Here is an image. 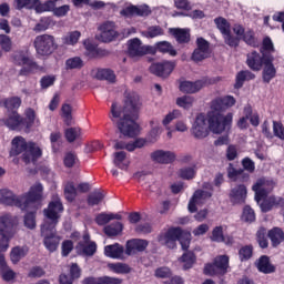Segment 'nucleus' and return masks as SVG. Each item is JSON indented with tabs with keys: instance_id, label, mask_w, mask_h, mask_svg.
Here are the masks:
<instances>
[{
	"instance_id": "f257e3e1",
	"label": "nucleus",
	"mask_w": 284,
	"mask_h": 284,
	"mask_svg": "<svg viewBox=\"0 0 284 284\" xmlns=\"http://www.w3.org/2000/svg\"><path fill=\"white\" fill-rule=\"evenodd\" d=\"M236 105V99L232 95H225L214 99L211 102V110L206 116L205 113H199L191 128V134L194 139L203 140L210 136V131L213 134H222L225 130H230L232 125L233 114L223 115L221 112L230 110ZM209 123V126H207Z\"/></svg>"
},
{
	"instance_id": "f03ea898",
	"label": "nucleus",
	"mask_w": 284,
	"mask_h": 284,
	"mask_svg": "<svg viewBox=\"0 0 284 284\" xmlns=\"http://www.w3.org/2000/svg\"><path fill=\"white\" fill-rule=\"evenodd\" d=\"M141 105L139 94L130 92L125 94L124 106L119 109L116 102L111 105V121L115 123L118 130L123 136L134 139L139 134V106Z\"/></svg>"
},
{
	"instance_id": "7ed1b4c3",
	"label": "nucleus",
	"mask_w": 284,
	"mask_h": 284,
	"mask_svg": "<svg viewBox=\"0 0 284 284\" xmlns=\"http://www.w3.org/2000/svg\"><path fill=\"white\" fill-rule=\"evenodd\" d=\"M43 199V184L36 183L28 193L22 196H17L8 189L0 190V203L2 205H10L11 207H20V210L28 212L30 207H34V203H39Z\"/></svg>"
},
{
	"instance_id": "20e7f679",
	"label": "nucleus",
	"mask_w": 284,
	"mask_h": 284,
	"mask_svg": "<svg viewBox=\"0 0 284 284\" xmlns=\"http://www.w3.org/2000/svg\"><path fill=\"white\" fill-rule=\"evenodd\" d=\"M11 156H19L22 154V161L26 165L30 163L37 164V161L43 156V151L37 143L27 142L23 136L18 135L12 140Z\"/></svg>"
},
{
	"instance_id": "39448f33",
	"label": "nucleus",
	"mask_w": 284,
	"mask_h": 284,
	"mask_svg": "<svg viewBox=\"0 0 284 284\" xmlns=\"http://www.w3.org/2000/svg\"><path fill=\"white\" fill-rule=\"evenodd\" d=\"M43 212L47 221L41 225V235H57V225H59V219H61V213L63 212L61 199L58 197L51 201Z\"/></svg>"
},
{
	"instance_id": "423d86ee",
	"label": "nucleus",
	"mask_w": 284,
	"mask_h": 284,
	"mask_svg": "<svg viewBox=\"0 0 284 284\" xmlns=\"http://www.w3.org/2000/svg\"><path fill=\"white\" fill-rule=\"evenodd\" d=\"M33 47L39 57H50V54H54L55 50H59L57 38L48 33L37 36L33 41Z\"/></svg>"
},
{
	"instance_id": "0eeeda50",
	"label": "nucleus",
	"mask_w": 284,
	"mask_h": 284,
	"mask_svg": "<svg viewBox=\"0 0 284 284\" xmlns=\"http://www.w3.org/2000/svg\"><path fill=\"white\" fill-rule=\"evenodd\" d=\"M205 276H225L230 272V256L217 255L212 263L204 265Z\"/></svg>"
},
{
	"instance_id": "6e6552de",
	"label": "nucleus",
	"mask_w": 284,
	"mask_h": 284,
	"mask_svg": "<svg viewBox=\"0 0 284 284\" xmlns=\"http://www.w3.org/2000/svg\"><path fill=\"white\" fill-rule=\"evenodd\" d=\"M219 81H221V78L219 77H204L200 80H196L195 82L183 81L180 83V91L184 92L185 94H196V92H200V90H203V88H207V85H214V83H219Z\"/></svg>"
},
{
	"instance_id": "1a4fd4ad",
	"label": "nucleus",
	"mask_w": 284,
	"mask_h": 284,
	"mask_svg": "<svg viewBox=\"0 0 284 284\" xmlns=\"http://www.w3.org/2000/svg\"><path fill=\"white\" fill-rule=\"evenodd\" d=\"M274 187H276V182H274V180L265 176L257 179L252 186L253 192H255L256 203H261V201L267 199Z\"/></svg>"
},
{
	"instance_id": "9d476101",
	"label": "nucleus",
	"mask_w": 284,
	"mask_h": 284,
	"mask_svg": "<svg viewBox=\"0 0 284 284\" xmlns=\"http://www.w3.org/2000/svg\"><path fill=\"white\" fill-rule=\"evenodd\" d=\"M214 23L223 36L224 43L230 48H239L240 39L232 34L231 24L227 22V19L217 17L214 19Z\"/></svg>"
},
{
	"instance_id": "9b49d317",
	"label": "nucleus",
	"mask_w": 284,
	"mask_h": 284,
	"mask_svg": "<svg viewBox=\"0 0 284 284\" xmlns=\"http://www.w3.org/2000/svg\"><path fill=\"white\" fill-rule=\"evenodd\" d=\"M233 32L236 34L235 38L240 39L239 45L241 44L242 40L251 48H258V38H256L254 29H247L245 31V27H243V24H234Z\"/></svg>"
},
{
	"instance_id": "f8f14e48",
	"label": "nucleus",
	"mask_w": 284,
	"mask_h": 284,
	"mask_svg": "<svg viewBox=\"0 0 284 284\" xmlns=\"http://www.w3.org/2000/svg\"><path fill=\"white\" fill-rule=\"evenodd\" d=\"M185 233L180 226L170 227L165 233L159 235V242L163 243L169 250L176 247V241H180L182 235Z\"/></svg>"
},
{
	"instance_id": "ddd939ff",
	"label": "nucleus",
	"mask_w": 284,
	"mask_h": 284,
	"mask_svg": "<svg viewBox=\"0 0 284 284\" xmlns=\"http://www.w3.org/2000/svg\"><path fill=\"white\" fill-rule=\"evenodd\" d=\"M270 53H265L263 50H261V53L252 51L246 54V65L252 70V72H261V70H263L265 59L270 58Z\"/></svg>"
},
{
	"instance_id": "4468645a",
	"label": "nucleus",
	"mask_w": 284,
	"mask_h": 284,
	"mask_svg": "<svg viewBox=\"0 0 284 284\" xmlns=\"http://www.w3.org/2000/svg\"><path fill=\"white\" fill-rule=\"evenodd\" d=\"M130 57H144V54H156V50L152 47H145L141 39L134 38L129 41Z\"/></svg>"
},
{
	"instance_id": "2eb2a0df",
	"label": "nucleus",
	"mask_w": 284,
	"mask_h": 284,
	"mask_svg": "<svg viewBox=\"0 0 284 284\" xmlns=\"http://www.w3.org/2000/svg\"><path fill=\"white\" fill-rule=\"evenodd\" d=\"M4 125L9 128V130H13L14 132H26V125L23 124V116L19 114V111H13L7 114V118L2 120Z\"/></svg>"
},
{
	"instance_id": "dca6fc26",
	"label": "nucleus",
	"mask_w": 284,
	"mask_h": 284,
	"mask_svg": "<svg viewBox=\"0 0 284 284\" xmlns=\"http://www.w3.org/2000/svg\"><path fill=\"white\" fill-rule=\"evenodd\" d=\"M176 64L170 61L156 62L151 64L150 72L155 74V77H161L162 79H168L172 72H174Z\"/></svg>"
},
{
	"instance_id": "f3484780",
	"label": "nucleus",
	"mask_w": 284,
	"mask_h": 284,
	"mask_svg": "<svg viewBox=\"0 0 284 284\" xmlns=\"http://www.w3.org/2000/svg\"><path fill=\"white\" fill-rule=\"evenodd\" d=\"M85 49V57L89 59H103V57H109L110 51L99 48V44L92 42V40L87 39L83 41Z\"/></svg>"
},
{
	"instance_id": "a211bd4d",
	"label": "nucleus",
	"mask_w": 284,
	"mask_h": 284,
	"mask_svg": "<svg viewBox=\"0 0 284 284\" xmlns=\"http://www.w3.org/2000/svg\"><path fill=\"white\" fill-rule=\"evenodd\" d=\"M229 199L232 205H245L247 200V186L245 184H237L231 189Z\"/></svg>"
},
{
	"instance_id": "6ab92c4d",
	"label": "nucleus",
	"mask_w": 284,
	"mask_h": 284,
	"mask_svg": "<svg viewBox=\"0 0 284 284\" xmlns=\"http://www.w3.org/2000/svg\"><path fill=\"white\" fill-rule=\"evenodd\" d=\"M262 68L263 83H271L273 79H276V67H274V55H268V58L264 60V64Z\"/></svg>"
},
{
	"instance_id": "aec40b11",
	"label": "nucleus",
	"mask_w": 284,
	"mask_h": 284,
	"mask_svg": "<svg viewBox=\"0 0 284 284\" xmlns=\"http://www.w3.org/2000/svg\"><path fill=\"white\" fill-rule=\"evenodd\" d=\"M116 24L112 21H106L100 26V31H101V39L104 43H110L116 37H119V32H116Z\"/></svg>"
},
{
	"instance_id": "412c9836",
	"label": "nucleus",
	"mask_w": 284,
	"mask_h": 284,
	"mask_svg": "<svg viewBox=\"0 0 284 284\" xmlns=\"http://www.w3.org/2000/svg\"><path fill=\"white\" fill-rule=\"evenodd\" d=\"M148 245H150V242H148V240H129L125 245V255L132 256V254H136V252H145V250H148Z\"/></svg>"
},
{
	"instance_id": "4be33fe9",
	"label": "nucleus",
	"mask_w": 284,
	"mask_h": 284,
	"mask_svg": "<svg viewBox=\"0 0 284 284\" xmlns=\"http://www.w3.org/2000/svg\"><path fill=\"white\" fill-rule=\"evenodd\" d=\"M14 227H17V217L4 214L0 216V232L8 234L9 236H14Z\"/></svg>"
},
{
	"instance_id": "5701e85b",
	"label": "nucleus",
	"mask_w": 284,
	"mask_h": 284,
	"mask_svg": "<svg viewBox=\"0 0 284 284\" xmlns=\"http://www.w3.org/2000/svg\"><path fill=\"white\" fill-rule=\"evenodd\" d=\"M151 159L155 163H162L164 165H168L176 161V154H174V152L171 151L156 150L153 153H151Z\"/></svg>"
},
{
	"instance_id": "b1692460",
	"label": "nucleus",
	"mask_w": 284,
	"mask_h": 284,
	"mask_svg": "<svg viewBox=\"0 0 284 284\" xmlns=\"http://www.w3.org/2000/svg\"><path fill=\"white\" fill-rule=\"evenodd\" d=\"M262 212H272L274 207H284V197L271 195L260 205Z\"/></svg>"
},
{
	"instance_id": "393cba45",
	"label": "nucleus",
	"mask_w": 284,
	"mask_h": 284,
	"mask_svg": "<svg viewBox=\"0 0 284 284\" xmlns=\"http://www.w3.org/2000/svg\"><path fill=\"white\" fill-rule=\"evenodd\" d=\"M83 284H123V278L112 277V276H89L83 280Z\"/></svg>"
},
{
	"instance_id": "a878e982",
	"label": "nucleus",
	"mask_w": 284,
	"mask_h": 284,
	"mask_svg": "<svg viewBox=\"0 0 284 284\" xmlns=\"http://www.w3.org/2000/svg\"><path fill=\"white\" fill-rule=\"evenodd\" d=\"M256 267L262 274H274V272H276V266L272 264L267 255L260 256Z\"/></svg>"
},
{
	"instance_id": "bb28decb",
	"label": "nucleus",
	"mask_w": 284,
	"mask_h": 284,
	"mask_svg": "<svg viewBox=\"0 0 284 284\" xmlns=\"http://www.w3.org/2000/svg\"><path fill=\"white\" fill-rule=\"evenodd\" d=\"M170 33L180 45H185V43H190L191 41L190 30L187 29L172 28L170 29Z\"/></svg>"
},
{
	"instance_id": "cd10ccee",
	"label": "nucleus",
	"mask_w": 284,
	"mask_h": 284,
	"mask_svg": "<svg viewBox=\"0 0 284 284\" xmlns=\"http://www.w3.org/2000/svg\"><path fill=\"white\" fill-rule=\"evenodd\" d=\"M21 98L19 97H11V98H4L0 100V106L6 108L8 113L17 112L19 108H21Z\"/></svg>"
},
{
	"instance_id": "c85d7f7f",
	"label": "nucleus",
	"mask_w": 284,
	"mask_h": 284,
	"mask_svg": "<svg viewBox=\"0 0 284 284\" xmlns=\"http://www.w3.org/2000/svg\"><path fill=\"white\" fill-rule=\"evenodd\" d=\"M179 262L183 264L182 270H184V272H187V270H192V267L196 265V254L194 253V251H186L179 258Z\"/></svg>"
},
{
	"instance_id": "c756f323",
	"label": "nucleus",
	"mask_w": 284,
	"mask_h": 284,
	"mask_svg": "<svg viewBox=\"0 0 284 284\" xmlns=\"http://www.w3.org/2000/svg\"><path fill=\"white\" fill-rule=\"evenodd\" d=\"M104 254L109 258H123V254H125V248L119 243L106 245L104 247Z\"/></svg>"
},
{
	"instance_id": "7c9ffc66",
	"label": "nucleus",
	"mask_w": 284,
	"mask_h": 284,
	"mask_svg": "<svg viewBox=\"0 0 284 284\" xmlns=\"http://www.w3.org/2000/svg\"><path fill=\"white\" fill-rule=\"evenodd\" d=\"M254 79H256V74H254L252 71L250 70L240 71L235 78V84H234L235 90H241L245 81H252Z\"/></svg>"
},
{
	"instance_id": "2f4dec72",
	"label": "nucleus",
	"mask_w": 284,
	"mask_h": 284,
	"mask_svg": "<svg viewBox=\"0 0 284 284\" xmlns=\"http://www.w3.org/2000/svg\"><path fill=\"white\" fill-rule=\"evenodd\" d=\"M75 250L82 256H94L97 254V242H90L89 244H85V242L78 243Z\"/></svg>"
},
{
	"instance_id": "473e14b6",
	"label": "nucleus",
	"mask_w": 284,
	"mask_h": 284,
	"mask_svg": "<svg viewBox=\"0 0 284 284\" xmlns=\"http://www.w3.org/2000/svg\"><path fill=\"white\" fill-rule=\"evenodd\" d=\"M43 236V245L48 250V252H57L59 248V244L61 243V236L59 235H42Z\"/></svg>"
},
{
	"instance_id": "72a5a7b5",
	"label": "nucleus",
	"mask_w": 284,
	"mask_h": 284,
	"mask_svg": "<svg viewBox=\"0 0 284 284\" xmlns=\"http://www.w3.org/2000/svg\"><path fill=\"white\" fill-rule=\"evenodd\" d=\"M123 216L119 213H100L95 216V223L97 225L103 226L108 225L110 221H121Z\"/></svg>"
},
{
	"instance_id": "f704fd0d",
	"label": "nucleus",
	"mask_w": 284,
	"mask_h": 284,
	"mask_svg": "<svg viewBox=\"0 0 284 284\" xmlns=\"http://www.w3.org/2000/svg\"><path fill=\"white\" fill-rule=\"evenodd\" d=\"M26 118L22 116V123L24 124V132L29 134L30 130H32V125H34V120L37 119V112L34 109L29 108L24 112Z\"/></svg>"
},
{
	"instance_id": "c9c22d12",
	"label": "nucleus",
	"mask_w": 284,
	"mask_h": 284,
	"mask_svg": "<svg viewBox=\"0 0 284 284\" xmlns=\"http://www.w3.org/2000/svg\"><path fill=\"white\" fill-rule=\"evenodd\" d=\"M95 79L99 81H108L109 83H115L116 74L112 69H99L95 73Z\"/></svg>"
},
{
	"instance_id": "e433bc0d",
	"label": "nucleus",
	"mask_w": 284,
	"mask_h": 284,
	"mask_svg": "<svg viewBox=\"0 0 284 284\" xmlns=\"http://www.w3.org/2000/svg\"><path fill=\"white\" fill-rule=\"evenodd\" d=\"M268 239L273 247H278V244L284 242V232L281 227H274L268 231Z\"/></svg>"
},
{
	"instance_id": "4c0bfd02",
	"label": "nucleus",
	"mask_w": 284,
	"mask_h": 284,
	"mask_svg": "<svg viewBox=\"0 0 284 284\" xmlns=\"http://www.w3.org/2000/svg\"><path fill=\"white\" fill-rule=\"evenodd\" d=\"M103 232L109 237L119 236V234H121V232H123V223H121V222L111 223V224L104 226Z\"/></svg>"
},
{
	"instance_id": "58836bf2",
	"label": "nucleus",
	"mask_w": 284,
	"mask_h": 284,
	"mask_svg": "<svg viewBox=\"0 0 284 284\" xmlns=\"http://www.w3.org/2000/svg\"><path fill=\"white\" fill-rule=\"evenodd\" d=\"M155 51L162 52L163 54H170L171 57H176L178 52L172 45V43L168 41H161L155 44Z\"/></svg>"
},
{
	"instance_id": "ea45409f",
	"label": "nucleus",
	"mask_w": 284,
	"mask_h": 284,
	"mask_svg": "<svg viewBox=\"0 0 284 284\" xmlns=\"http://www.w3.org/2000/svg\"><path fill=\"white\" fill-rule=\"evenodd\" d=\"M108 267L114 274H130V272H132V267H130V265L121 262L110 263Z\"/></svg>"
},
{
	"instance_id": "a19ab883",
	"label": "nucleus",
	"mask_w": 284,
	"mask_h": 284,
	"mask_svg": "<svg viewBox=\"0 0 284 284\" xmlns=\"http://www.w3.org/2000/svg\"><path fill=\"white\" fill-rule=\"evenodd\" d=\"M13 59L16 63H18V65H27V68H30L33 70L37 69V62H34V60L30 59L26 54L18 53L13 57Z\"/></svg>"
},
{
	"instance_id": "79ce46f5",
	"label": "nucleus",
	"mask_w": 284,
	"mask_h": 284,
	"mask_svg": "<svg viewBox=\"0 0 284 284\" xmlns=\"http://www.w3.org/2000/svg\"><path fill=\"white\" fill-rule=\"evenodd\" d=\"M64 136L68 143H74L77 139H81V128L71 126L69 129H65Z\"/></svg>"
},
{
	"instance_id": "37998d69",
	"label": "nucleus",
	"mask_w": 284,
	"mask_h": 284,
	"mask_svg": "<svg viewBox=\"0 0 284 284\" xmlns=\"http://www.w3.org/2000/svg\"><path fill=\"white\" fill-rule=\"evenodd\" d=\"M33 10H36L38 14H41L43 12H52L54 7L52 6V2L49 1L41 3V0H33Z\"/></svg>"
},
{
	"instance_id": "c03bdc74",
	"label": "nucleus",
	"mask_w": 284,
	"mask_h": 284,
	"mask_svg": "<svg viewBox=\"0 0 284 284\" xmlns=\"http://www.w3.org/2000/svg\"><path fill=\"white\" fill-rule=\"evenodd\" d=\"M254 256V246L252 244L244 245L239 250V257L242 263L250 261Z\"/></svg>"
},
{
	"instance_id": "a18cd8bd",
	"label": "nucleus",
	"mask_w": 284,
	"mask_h": 284,
	"mask_svg": "<svg viewBox=\"0 0 284 284\" xmlns=\"http://www.w3.org/2000/svg\"><path fill=\"white\" fill-rule=\"evenodd\" d=\"M105 199V194L101 191H94L88 195L87 203L90 207H94V205H99Z\"/></svg>"
},
{
	"instance_id": "49530a36",
	"label": "nucleus",
	"mask_w": 284,
	"mask_h": 284,
	"mask_svg": "<svg viewBox=\"0 0 284 284\" xmlns=\"http://www.w3.org/2000/svg\"><path fill=\"white\" fill-rule=\"evenodd\" d=\"M24 225L28 230H34V227H37V207L27 212L24 215Z\"/></svg>"
},
{
	"instance_id": "de8ad7c7",
	"label": "nucleus",
	"mask_w": 284,
	"mask_h": 284,
	"mask_svg": "<svg viewBox=\"0 0 284 284\" xmlns=\"http://www.w3.org/2000/svg\"><path fill=\"white\" fill-rule=\"evenodd\" d=\"M256 241L262 247V250H266L268 247L270 242H267V230L265 227H260L256 232Z\"/></svg>"
},
{
	"instance_id": "09e8293b",
	"label": "nucleus",
	"mask_w": 284,
	"mask_h": 284,
	"mask_svg": "<svg viewBox=\"0 0 284 284\" xmlns=\"http://www.w3.org/2000/svg\"><path fill=\"white\" fill-rule=\"evenodd\" d=\"M165 31H163L161 26H151L143 32V36L146 37V39H155V37H163Z\"/></svg>"
},
{
	"instance_id": "8fccbe9b",
	"label": "nucleus",
	"mask_w": 284,
	"mask_h": 284,
	"mask_svg": "<svg viewBox=\"0 0 284 284\" xmlns=\"http://www.w3.org/2000/svg\"><path fill=\"white\" fill-rule=\"evenodd\" d=\"M64 196L69 203H73L77 199V186H74V182H68L64 186Z\"/></svg>"
},
{
	"instance_id": "3c124183",
	"label": "nucleus",
	"mask_w": 284,
	"mask_h": 284,
	"mask_svg": "<svg viewBox=\"0 0 284 284\" xmlns=\"http://www.w3.org/2000/svg\"><path fill=\"white\" fill-rule=\"evenodd\" d=\"M0 274L3 278V281H6L7 283H10V281H14V278L17 276V273H14V271H12L8 266L7 262H4V264L0 266Z\"/></svg>"
},
{
	"instance_id": "603ef678",
	"label": "nucleus",
	"mask_w": 284,
	"mask_h": 284,
	"mask_svg": "<svg viewBox=\"0 0 284 284\" xmlns=\"http://www.w3.org/2000/svg\"><path fill=\"white\" fill-rule=\"evenodd\" d=\"M179 176L184 181H192V179L196 176V166H186V168L180 169Z\"/></svg>"
},
{
	"instance_id": "864d4df0",
	"label": "nucleus",
	"mask_w": 284,
	"mask_h": 284,
	"mask_svg": "<svg viewBox=\"0 0 284 284\" xmlns=\"http://www.w3.org/2000/svg\"><path fill=\"white\" fill-rule=\"evenodd\" d=\"M79 39H81V32L72 31L62 38V43L64 45H77V43H79Z\"/></svg>"
},
{
	"instance_id": "5fc2aeb1",
	"label": "nucleus",
	"mask_w": 284,
	"mask_h": 284,
	"mask_svg": "<svg viewBox=\"0 0 284 284\" xmlns=\"http://www.w3.org/2000/svg\"><path fill=\"white\" fill-rule=\"evenodd\" d=\"M126 156L128 154L124 151L115 152L114 160H113L115 168H119V170H128V164L123 163Z\"/></svg>"
},
{
	"instance_id": "6e6d98bb",
	"label": "nucleus",
	"mask_w": 284,
	"mask_h": 284,
	"mask_svg": "<svg viewBox=\"0 0 284 284\" xmlns=\"http://www.w3.org/2000/svg\"><path fill=\"white\" fill-rule=\"evenodd\" d=\"M242 221L244 223H254L256 221V213L254 212V209H252L251 205H245L242 213Z\"/></svg>"
},
{
	"instance_id": "4d7b16f0",
	"label": "nucleus",
	"mask_w": 284,
	"mask_h": 284,
	"mask_svg": "<svg viewBox=\"0 0 284 284\" xmlns=\"http://www.w3.org/2000/svg\"><path fill=\"white\" fill-rule=\"evenodd\" d=\"M26 250L21 246H16L11 250V254H10V258L11 262L17 265V263H19V261H21V258H23L26 256Z\"/></svg>"
},
{
	"instance_id": "13d9d810",
	"label": "nucleus",
	"mask_w": 284,
	"mask_h": 284,
	"mask_svg": "<svg viewBox=\"0 0 284 284\" xmlns=\"http://www.w3.org/2000/svg\"><path fill=\"white\" fill-rule=\"evenodd\" d=\"M67 70H81L83 68V60L80 57L69 58L65 61Z\"/></svg>"
},
{
	"instance_id": "bf43d9fd",
	"label": "nucleus",
	"mask_w": 284,
	"mask_h": 284,
	"mask_svg": "<svg viewBox=\"0 0 284 284\" xmlns=\"http://www.w3.org/2000/svg\"><path fill=\"white\" fill-rule=\"evenodd\" d=\"M61 116L64 121V123L70 126L72 125V105L70 104H63L61 108Z\"/></svg>"
},
{
	"instance_id": "052dcab7",
	"label": "nucleus",
	"mask_w": 284,
	"mask_h": 284,
	"mask_svg": "<svg viewBox=\"0 0 284 284\" xmlns=\"http://www.w3.org/2000/svg\"><path fill=\"white\" fill-rule=\"evenodd\" d=\"M193 104L194 98L190 95H183L176 99V105H179V108H183L184 110H190Z\"/></svg>"
},
{
	"instance_id": "680f3d73",
	"label": "nucleus",
	"mask_w": 284,
	"mask_h": 284,
	"mask_svg": "<svg viewBox=\"0 0 284 284\" xmlns=\"http://www.w3.org/2000/svg\"><path fill=\"white\" fill-rule=\"evenodd\" d=\"M192 61L194 63H201V61H205V59H210V52L194 49L192 55H191Z\"/></svg>"
},
{
	"instance_id": "e2e57ef3",
	"label": "nucleus",
	"mask_w": 284,
	"mask_h": 284,
	"mask_svg": "<svg viewBox=\"0 0 284 284\" xmlns=\"http://www.w3.org/2000/svg\"><path fill=\"white\" fill-rule=\"evenodd\" d=\"M78 161H79V158L77 156V153L72 151L67 152L63 159L64 168L71 169L73 165H77Z\"/></svg>"
},
{
	"instance_id": "0e129e2a",
	"label": "nucleus",
	"mask_w": 284,
	"mask_h": 284,
	"mask_svg": "<svg viewBox=\"0 0 284 284\" xmlns=\"http://www.w3.org/2000/svg\"><path fill=\"white\" fill-rule=\"evenodd\" d=\"M192 199H193V201H196L197 203H203V201H206V199H212V192L196 190L193 193Z\"/></svg>"
},
{
	"instance_id": "69168bd1",
	"label": "nucleus",
	"mask_w": 284,
	"mask_h": 284,
	"mask_svg": "<svg viewBox=\"0 0 284 284\" xmlns=\"http://www.w3.org/2000/svg\"><path fill=\"white\" fill-rule=\"evenodd\" d=\"M0 48L3 52H10L12 50V39L8 34H0Z\"/></svg>"
},
{
	"instance_id": "338daca9",
	"label": "nucleus",
	"mask_w": 284,
	"mask_h": 284,
	"mask_svg": "<svg viewBox=\"0 0 284 284\" xmlns=\"http://www.w3.org/2000/svg\"><path fill=\"white\" fill-rule=\"evenodd\" d=\"M224 236L223 226H215L212 231L211 241H213V243H222Z\"/></svg>"
},
{
	"instance_id": "774afa93",
	"label": "nucleus",
	"mask_w": 284,
	"mask_h": 284,
	"mask_svg": "<svg viewBox=\"0 0 284 284\" xmlns=\"http://www.w3.org/2000/svg\"><path fill=\"white\" fill-rule=\"evenodd\" d=\"M273 134L281 141H284V126L282 122L273 121Z\"/></svg>"
}]
</instances>
